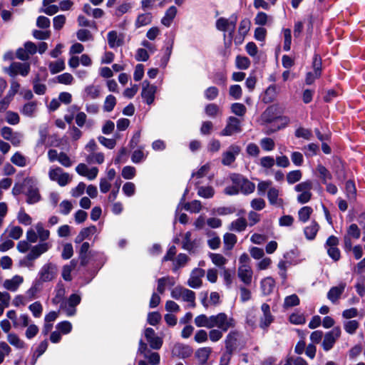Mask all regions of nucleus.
Returning a JSON list of instances; mask_svg holds the SVG:
<instances>
[{"label":"nucleus","instance_id":"obj_1","mask_svg":"<svg viewBox=\"0 0 365 365\" xmlns=\"http://www.w3.org/2000/svg\"><path fill=\"white\" fill-rule=\"evenodd\" d=\"M262 314L259 319L257 317L255 311H250L246 319L247 324L252 329H255L257 326L264 331H267L271 324L274 320V317L272 314L270 307L267 303L261 305Z\"/></svg>","mask_w":365,"mask_h":365},{"label":"nucleus","instance_id":"obj_2","mask_svg":"<svg viewBox=\"0 0 365 365\" xmlns=\"http://www.w3.org/2000/svg\"><path fill=\"white\" fill-rule=\"evenodd\" d=\"M51 247L49 242H39L36 245L29 246L28 243L24 241V252L26 255L24 257V267L29 269L34 267V261L41 255L46 252Z\"/></svg>","mask_w":365,"mask_h":365},{"label":"nucleus","instance_id":"obj_3","mask_svg":"<svg viewBox=\"0 0 365 365\" xmlns=\"http://www.w3.org/2000/svg\"><path fill=\"white\" fill-rule=\"evenodd\" d=\"M24 197L29 205L38 202L41 200V195L36 179L27 178L24 179Z\"/></svg>","mask_w":365,"mask_h":365},{"label":"nucleus","instance_id":"obj_4","mask_svg":"<svg viewBox=\"0 0 365 365\" xmlns=\"http://www.w3.org/2000/svg\"><path fill=\"white\" fill-rule=\"evenodd\" d=\"M50 237V232L44 229L42 222H38L34 228L31 227L26 232V239L31 243H35L40 240V242H46V241Z\"/></svg>","mask_w":365,"mask_h":365},{"label":"nucleus","instance_id":"obj_5","mask_svg":"<svg viewBox=\"0 0 365 365\" xmlns=\"http://www.w3.org/2000/svg\"><path fill=\"white\" fill-rule=\"evenodd\" d=\"M212 328L217 327L226 332L229 329L235 327V320L232 317H228L225 313L221 312L211 316Z\"/></svg>","mask_w":365,"mask_h":365},{"label":"nucleus","instance_id":"obj_6","mask_svg":"<svg viewBox=\"0 0 365 365\" xmlns=\"http://www.w3.org/2000/svg\"><path fill=\"white\" fill-rule=\"evenodd\" d=\"M237 21V16L236 14L231 15L229 19L221 17L216 21V27L218 30L228 32L230 42H231L233 38Z\"/></svg>","mask_w":365,"mask_h":365},{"label":"nucleus","instance_id":"obj_7","mask_svg":"<svg viewBox=\"0 0 365 365\" xmlns=\"http://www.w3.org/2000/svg\"><path fill=\"white\" fill-rule=\"evenodd\" d=\"M312 187L313 183L310 180L302 182L294 186V190L299 192L297 197L299 203L305 204L311 200Z\"/></svg>","mask_w":365,"mask_h":365},{"label":"nucleus","instance_id":"obj_8","mask_svg":"<svg viewBox=\"0 0 365 365\" xmlns=\"http://www.w3.org/2000/svg\"><path fill=\"white\" fill-rule=\"evenodd\" d=\"M230 180L232 184L237 185L239 192L245 195L252 193L255 189V185L239 174H232Z\"/></svg>","mask_w":365,"mask_h":365},{"label":"nucleus","instance_id":"obj_9","mask_svg":"<svg viewBox=\"0 0 365 365\" xmlns=\"http://www.w3.org/2000/svg\"><path fill=\"white\" fill-rule=\"evenodd\" d=\"M57 275V267L53 263L48 262L45 264L38 272V282H51L56 278Z\"/></svg>","mask_w":365,"mask_h":365},{"label":"nucleus","instance_id":"obj_10","mask_svg":"<svg viewBox=\"0 0 365 365\" xmlns=\"http://www.w3.org/2000/svg\"><path fill=\"white\" fill-rule=\"evenodd\" d=\"M341 334V331L339 327H335L331 331L327 332L322 343L323 349L326 351L331 349L336 340L340 337Z\"/></svg>","mask_w":365,"mask_h":365},{"label":"nucleus","instance_id":"obj_11","mask_svg":"<svg viewBox=\"0 0 365 365\" xmlns=\"http://www.w3.org/2000/svg\"><path fill=\"white\" fill-rule=\"evenodd\" d=\"M241 131V121L236 117L230 116L227 120L226 126L221 131L220 135L222 136H230L234 133H240Z\"/></svg>","mask_w":365,"mask_h":365},{"label":"nucleus","instance_id":"obj_12","mask_svg":"<svg viewBox=\"0 0 365 365\" xmlns=\"http://www.w3.org/2000/svg\"><path fill=\"white\" fill-rule=\"evenodd\" d=\"M49 178L51 180L56 181L60 186H65L68 184L71 178L67 173H64L61 168L51 169L48 173Z\"/></svg>","mask_w":365,"mask_h":365},{"label":"nucleus","instance_id":"obj_13","mask_svg":"<svg viewBox=\"0 0 365 365\" xmlns=\"http://www.w3.org/2000/svg\"><path fill=\"white\" fill-rule=\"evenodd\" d=\"M141 96L145 101L148 105H150L154 102L155 94L157 91V87L151 85L148 81H144L142 83Z\"/></svg>","mask_w":365,"mask_h":365},{"label":"nucleus","instance_id":"obj_14","mask_svg":"<svg viewBox=\"0 0 365 365\" xmlns=\"http://www.w3.org/2000/svg\"><path fill=\"white\" fill-rule=\"evenodd\" d=\"M205 272L200 268L194 269L187 280V285L190 287L197 289L202 286V278L205 276Z\"/></svg>","mask_w":365,"mask_h":365},{"label":"nucleus","instance_id":"obj_15","mask_svg":"<svg viewBox=\"0 0 365 365\" xmlns=\"http://www.w3.org/2000/svg\"><path fill=\"white\" fill-rule=\"evenodd\" d=\"M193 349L189 345L181 343L175 344L172 349V354L180 359H185L192 355Z\"/></svg>","mask_w":365,"mask_h":365},{"label":"nucleus","instance_id":"obj_16","mask_svg":"<svg viewBox=\"0 0 365 365\" xmlns=\"http://www.w3.org/2000/svg\"><path fill=\"white\" fill-rule=\"evenodd\" d=\"M145 336L152 349H160L161 348L163 340L155 335V332L153 328L148 327L145 329Z\"/></svg>","mask_w":365,"mask_h":365},{"label":"nucleus","instance_id":"obj_17","mask_svg":"<svg viewBox=\"0 0 365 365\" xmlns=\"http://www.w3.org/2000/svg\"><path fill=\"white\" fill-rule=\"evenodd\" d=\"M240 148L238 145H232L228 150L222 154V163L224 165H230L240 153Z\"/></svg>","mask_w":365,"mask_h":365},{"label":"nucleus","instance_id":"obj_18","mask_svg":"<svg viewBox=\"0 0 365 365\" xmlns=\"http://www.w3.org/2000/svg\"><path fill=\"white\" fill-rule=\"evenodd\" d=\"M253 272L249 264L240 265L237 269V275L240 280L246 285L252 283Z\"/></svg>","mask_w":365,"mask_h":365},{"label":"nucleus","instance_id":"obj_19","mask_svg":"<svg viewBox=\"0 0 365 365\" xmlns=\"http://www.w3.org/2000/svg\"><path fill=\"white\" fill-rule=\"evenodd\" d=\"M346 287L345 282H340L337 286L332 287L327 293L328 299L333 304H336L344 293Z\"/></svg>","mask_w":365,"mask_h":365},{"label":"nucleus","instance_id":"obj_20","mask_svg":"<svg viewBox=\"0 0 365 365\" xmlns=\"http://www.w3.org/2000/svg\"><path fill=\"white\" fill-rule=\"evenodd\" d=\"M240 337V334L237 331H231L226 336L225 349L228 351H235L238 346V340Z\"/></svg>","mask_w":365,"mask_h":365},{"label":"nucleus","instance_id":"obj_21","mask_svg":"<svg viewBox=\"0 0 365 365\" xmlns=\"http://www.w3.org/2000/svg\"><path fill=\"white\" fill-rule=\"evenodd\" d=\"M108 43L110 48H114L124 44V35L118 34L116 31H110L107 35Z\"/></svg>","mask_w":365,"mask_h":365},{"label":"nucleus","instance_id":"obj_22","mask_svg":"<svg viewBox=\"0 0 365 365\" xmlns=\"http://www.w3.org/2000/svg\"><path fill=\"white\" fill-rule=\"evenodd\" d=\"M279 190L276 187H270L267 191V198L269 202L272 205L277 207H282L284 204V201L279 197Z\"/></svg>","mask_w":365,"mask_h":365},{"label":"nucleus","instance_id":"obj_23","mask_svg":"<svg viewBox=\"0 0 365 365\" xmlns=\"http://www.w3.org/2000/svg\"><path fill=\"white\" fill-rule=\"evenodd\" d=\"M4 70L14 79L17 76H23V63L20 62H13L9 67L4 68Z\"/></svg>","mask_w":365,"mask_h":365},{"label":"nucleus","instance_id":"obj_24","mask_svg":"<svg viewBox=\"0 0 365 365\" xmlns=\"http://www.w3.org/2000/svg\"><path fill=\"white\" fill-rule=\"evenodd\" d=\"M189 260L190 258L187 255L180 253L173 261V272H176L179 269L184 267Z\"/></svg>","mask_w":365,"mask_h":365},{"label":"nucleus","instance_id":"obj_25","mask_svg":"<svg viewBox=\"0 0 365 365\" xmlns=\"http://www.w3.org/2000/svg\"><path fill=\"white\" fill-rule=\"evenodd\" d=\"M175 284V279L172 277H161L158 279L157 290L160 294H163L167 287H173Z\"/></svg>","mask_w":365,"mask_h":365},{"label":"nucleus","instance_id":"obj_26","mask_svg":"<svg viewBox=\"0 0 365 365\" xmlns=\"http://www.w3.org/2000/svg\"><path fill=\"white\" fill-rule=\"evenodd\" d=\"M212 352L210 347H202L198 349L195 352V356L200 364L204 365L207 363Z\"/></svg>","mask_w":365,"mask_h":365},{"label":"nucleus","instance_id":"obj_27","mask_svg":"<svg viewBox=\"0 0 365 365\" xmlns=\"http://www.w3.org/2000/svg\"><path fill=\"white\" fill-rule=\"evenodd\" d=\"M23 279L21 277L16 275L12 279H6L4 282V287L5 289L15 292L17 290L20 284L22 283Z\"/></svg>","mask_w":365,"mask_h":365},{"label":"nucleus","instance_id":"obj_28","mask_svg":"<svg viewBox=\"0 0 365 365\" xmlns=\"http://www.w3.org/2000/svg\"><path fill=\"white\" fill-rule=\"evenodd\" d=\"M319 229V225L316 221H312L309 225L304 229V233L308 240H312L315 238Z\"/></svg>","mask_w":365,"mask_h":365},{"label":"nucleus","instance_id":"obj_29","mask_svg":"<svg viewBox=\"0 0 365 365\" xmlns=\"http://www.w3.org/2000/svg\"><path fill=\"white\" fill-rule=\"evenodd\" d=\"M177 14V9L174 6H170L165 11V16L161 19V23L166 27H169Z\"/></svg>","mask_w":365,"mask_h":365},{"label":"nucleus","instance_id":"obj_30","mask_svg":"<svg viewBox=\"0 0 365 365\" xmlns=\"http://www.w3.org/2000/svg\"><path fill=\"white\" fill-rule=\"evenodd\" d=\"M195 324L197 327H206L212 329L211 316L207 317L205 314H200L195 318Z\"/></svg>","mask_w":365,"mask_h":365},{"label":"nucleus","instance_id":"obj_31","mask_svg":"<svg viewBox=\"0 0 365 365\" xmlns=\"http://www.w3.org/2000/svg\"><path fill=\"white\" fill-rule=\"evenodd\" d=\"M275 286V282L272 277H267L261 282V289L264 295L271 294Z\"/></svg>","mask_w":365,"mask_h":365},{"label":"nucleus","instance_id":"obj_32","mask_svg":"<svg viewBox=\"0 0 365 365\" xmlns=\"http://www.w3.org/2000/svg\"><path fill=\"white\" fill-rule=\"evenodd\" d=\"M85 98L88 99H96L101 95L100 86L89 85L84 89Z\"/></svg>","mask_w":365,"mask_h":365},{"label":"nucleus","instance_id":"obj_33","mask_svg":"<svg viewBox=\"0 0 365 365\" xmlns=\"http://www.w3.org/2000/svg\"><path fill=\"white\" fill-rule=\"evenodd\" d=\"M191 236L192 233L190 232H187L184 235L182 242V249L187 250L190 252H193L194 249L196 247L195 242L192 240Z\"/></svg>","mask_w":365,"mask_h":365},{"label":"nucleus","instance_id":"obj_34","mask_svg":"<svg viewBox=\"0 0 365 365\" xmlns=\"http://www.w3.org/2000/svg\"><path fill=\"white\" fill-rule=\"evenodd\" d=\"M153 16L150 13L142 14L138 16L135 26L136 28L147 26L152 22Z\"/></svg>","mask_w":365,"mask_h":365},{"label":"nucleus","instance_id":"obj_35","mask_svg":"<svg viewBox=\"0 0 365 365\" xmlns=\"http://www.w3.org/2000/svg\"><path fill=\"white\" fill-rule=\"evenodd\" d=\"M237 242V236L232 233H226L223 237L224 249L231 250Z\"/></svg>","mask_w":365,"mask_h":365},{"label":"nucleus","instance_id":"obj_36","mask_svg":"<svg viewBox=\"0 0 365 365\" xmlns=\"http://www.w3.org/2000/svg\"><path fill=\"white\" fill-rule=\"evenodd\" d=\"M247 223L245 218L240 217L231 222L229 227L230 230L242 232L247 227Z\"/></svg>","mask_w":365,"mask_h":365},{"label":"nucleus","instance_id":"obj_37","mask_svg":"<svg viewBox=\"0 0 365 365\" xmlns=\"http://www.w3.org/2000/svg\"><path fill=\"white\" fill-rule=\"evenodd\" d=\"M209 257L212 261V262L218 267L219 268L223 269L225 268L224 266L227 263V259L220 254L217 253H210Z\"/></svg>","mask_w":365,"mask_h":365},{"label":"nucleus","instance_id":"obj_38","mask_svg":"<svg viewBox=\"0 0 365 365\" xmlns=\"http://www.w3.org/2000/svg\"><path fill=\"white\" fill-rule=\"evenodd\" d=\"M313 212V209L309 206H304L299 209L298 211V218L299 220L303 223L307 222L309 218Z\"/></svg>","mask_w":365,"mask_h":365},{"label":"nucleus","instance_id":"obj_39","mask_svg":"<svg viewBox=\"0 0 365 365\" xmlns=\"http://www.w3.org/2000/svg\"><path fill=\"white\" fill-rule=\"evenodd\" d=\"M197 195L203 198H212L215 195V190L211 186H200L197 188Z\"/></svg>","mask_w":365,"mask_h":365},{"label":"nucleus","instance_id":"obj_40","mask_svg":"<svg viewBox=\"0 0 365 365\" xmlns=\"http://www.w3.org/2000/svg\"><path fill=\"white\" fill-rule=\"evenodd\" d=\"M183 301L190 303L191 307H195V293L188 289L185 288L182 290V295L181 298Z\"/></svg>","mask_w":365,"mask_h":365},{"label":"nucleus","instance_id":"obj_41","mask_svg":"<svg viewBox=\"0 0 365 365\" xmlns=\"http://www.w3.org/2000/svg\"><path fill=\"white\" fill-rule=\"evenodd\" d=\"M49 70L52 74L59 73L65 69V63L63 59L51 62L48 65Z\"/></svg>","mask_w":365,"mask_h":365},{"label":"nucleus","instance_id":"obj_42","mask_svg":"<svg viewBox=\"0 0 365 365\" xmlns=\"http://www.w3.org/2000/svg\"><path fill=\"white\" fill-rule=\"evenodd\" d=\"M86 159L88 163L102 164L104 161V155L103 153H91Z\"/></svg>","mask_w":365,"mask_h":365},{"label":"nucleus","instance_id":"obj_43","mask_svg":"<svg viewBox=\"0 0 365 365\" xmlns=\"http://www.w3.org/2000/svg\"><path fill=\"white\" fill-rule=\"evenodd\" d=\"M302 177V173L299 170H295L289 172L287 174V181L289 185L294 184L295 182H299Z\"/></svg>","mask_w":365,"mask_h":365},{"label":"nucleus","instance_id":"obj_44","mask_svg":"<svg viewBox=\"0 0 365 365\" xmlns=\"http://www.w3.org/2000/svg\"><path fill=\"white\" fill-rule=\"evenodd\" d=\"M10 299L11 297L8 292H0V316L3 314L5 308L9 307Z\"/></svg>","mask_w":365,"mask_h":365},{"label":"nucleus","instance_id":"obj_45","mask_svg":"<svg viewBox=\"0 0 365 365\" xmlns=\"http://www.w3.org/2000/svg\"><path fill=\"white\" fill-rule=\"evenodd\" d=\"M5 232L8 233V236L14 240H18L22 235V230L19 226L10 225L7 227Z\"/></svg>","mask_w":365,"mask_h":365},{"label":"nucleus","instance_id":"obj_46","mask_svg":"<svg viewBox=\"0 0 365 365\" xmlns=\"http://www.w3.org/2000/svg\"><path fill=\"white\" fill-rule=\"evenodd\" d=\"M184 208L191 212L197 213L202 209L200 201L195 200L190 202H187L184 205Z\"/></svg>","mask_w":365,"mask_h":365},{"label":"nucleus","instance_id":"obj_47","mask_svg":"<svg viewBox=\"0 0 365 365\" xmlns=\"http://www.w3.org/2000/svg\"><path fill=\"white\" fill-rule=\"evenodd\" d=\"M37 52L36 45L31 42L27 41L24 43V61L28 59L29 55H34Z\"/></svg>","mask_w":365,"mask_h":365},{"label":"nucleus","instance_id":"obj_48","mask_svg":"<svg viewBox=\"0 0 365 365\" xmlns=\"http://www.w3.org/2000/svg\"><path fill=\"white\" fill-rule=\"evenodd\" d=\"M116 105V98L113 95H108L104 101L103 110L106 112H110Z\"/></svg>","mask_w":365,"mask_h":365},{"label":"nucleus","instance_id":"obj_49","mask_svg":"<svg viewBox=\"0 0 365 365\" xmlns=\"http://www.w3.org/2000/svg\"><path fill=\"white\" fill-rule=\"evenodd\" d=\"M15 58H19V60H23V48H18L17 51H16V53H14L11 51H7L4 55V57H3L4 61H12Z\"/></svg>","mask_w":365,"mask_h":365},{"label":"nucleus","instance_id":"obj_50","mask_svg":"<svg viewBox=\"0 0 365 365\" xmlns=\"http://www.w3.org/2000/svg\"><path fill=\"white\" fill-rule=\"evenodd\" d=\"M14 246V242L11 240L6 239L4 235L0 237V252H6Z\"/></svg>","mask_w":365,"mask_h":365},{"label":"nucleus","instance_id":"obj_51","mask_svg":"<svg viewBox=\"0 0 365 365\" xmlns=\"http://www.w3.org/2000/svg\"><path fill=\"white\" fill-rule=\"evenodd\" d=\"M76 263L73 260L71 261L70 264L65 265L62 270V277L66 281H71V272L75 268Z\"/></svg>","mask_w":365,"mask_h":365},{"label":"nucleus","instance_id":"obj_52","mask_svg":"<svg viewBox=\"0 0 365 365\" xmlns=\"http://www.w3.org/2000/svg\"><path fill=\"white\" fill-rule=\"evenodd\" d=\"M77 38L81 41H91L93 39V36L91 32L87 29H79L76 32Z\"/></svg>","mask_w":365,"mask_h":365},{"label":"nucleus","instance_id":"obj_53","mask_svg":"<svg viewBox=\"0 0 365 365\" xmlns=\"http://www.w3.org/2000/svg\"><path fill=\"white\" fill-rule=\"evenodd\" d=\"M317 171L324 183H327V181L330 180L332 178L330 172L322 165H319L317 166Z\"/></svg>","mask_w":365,"mask_h":365},{"label":"nucleus","instance_id":"obj_54","mask_svg":"<svg viewBox=\"0 0 365 365\" xmlns=\"http://www.w3.org/2000/svg\"><path fill=\"white\" fill-rule=\"evenodd\" d=\"M299 304V299L295 294L287 296L284 299V307L288 308L297 306Z\"/></svg>","mask_w":365,"mask_h":365},{"label":"nucleus","instance_id":"obj_55","mask_svg":"<svg viewBox=\"0 0 365 365\" xmlns=\"http://www.w3.org/2000/svg\"><path fill=\"white\" fill-rule=\"evenodd\" d=\"M346 196L349 200H354L356 196V187L353 181L348 180L345 185Z\"/></svg>","mask_w":365,"mask_h":365},{"label":"nucleus","instance_id":"obj_56","mask_svg":"<svg viewBox=\"0 0 365 365\" xmlns=\"http://www.w3.org/2000/svg\"><path fill=\"white\" fill-rule=\"evenodd\" d=\"M272 18L264 12H259L255 18V24L259 26H264Z\"/></svg>","mask_w":365,"mask_h":365},{"label":"nucleus","instance_id":"obj_57","mask_svg":"<svg viewBox=\"0 0 365 365\" xmlns=\"http://www.w3.org/2000/svg\"><path fill=\"white\" fill-rule=\"evenodd\" d=\"M231 111L236 115L244 116L247 108L242 103H235L231 106Z\"/></svg>","mask_w":365,"mask_h":365},{"label":"nucleus","instance_id":"obj_58","mask_svg":"<svg viewBox=\"0 0 365 365\" xmlns=\"http://www.w3.org/2000/svg\"><path fill=\"white\" fill-rule=\"evenodd\" d=\"M66 18L64 15L61 14L53 19V29L56 31L61 30L66 24Z\"/></svg>","mask_w":365,"mask_h":365},{"label":"nucleus","instance_id":"obj_59","mask_svg":"<svg viewBox=\"0 0 365 365\" xmlns=\"http://www.w3.org/2000/svg\"><path fill=\"white\" fill-rule=\"evenodd\" d=\"M251 22L248 19H244L240 21L238 33L240 36H246L250 28Z\"/></svg>","mask_w":365,"mask_h":365},{"label":"nucleus","instance_id":"obj_60","mask_svg":"<svg viewBox=\"0 0 365 365\" xmlns=\"http://www.w3.org/2000/svg\"><path fill=\"white\" fill-rule=\"evenodd\" d=\"M250 65V61L246 56H237L236 58V66L239 69H247Z\"/></svg>","mask_w":365,"mask_h":365},{"label":"nucleus","instance_id":"obj_61","mask_svg":"<svg viewBox=\"0 0 365 365\" xmlns=\"http://www.w3.org/2000/svg\"><path fill=\"white\" fill-rule=\"evenodd\" d=\"M222 275L226 286L227 287H230L232 283L234 272L230 269L223 268Z\"/></svg>","mask_w":365,"mask_h":365},{"label":"nucleus","instance_id":"obj_62","mask_svg":"<svg viewBox=\"0 0 365 365\" xmlns=\"http://www.w3.org/2000/svg\"><path fill=\"white\" fill-rule=\"evenodd\" d=\"M56 328L63 334H67L71 331L72 324L68 321H63L58 323Z\"/></svg>","mask_w":365,"mask_h":365},{"label":"nucleus","instance_id":"obj_63","mask_svg":"<svg viewBox=\"0 0 365 365\" xmlns=\"http://www.w3.org/2000/svg\"><path fill=\"white\" fill-rule=\"evenodd\" d=\"M205 113L210 117H215L220 113V108L215 103L208 104L205 109Z\"/></svg>","mask_w":365,"mask_h":365},{"label":"nucleus","instance_id":"obj_64","mask_svg":"<svg viewBox=\"0 0 365 365\" xmlns=\"http://www.w3.org/2000/svg\"><path fill=\"white\" fill-rule=\"evenodd\" d=\"M344 327L347 333L353 334L359 327V322L356 320L347 321Z\"/></svg>","mask_w":365,"mask_h":365}]
</instances>
